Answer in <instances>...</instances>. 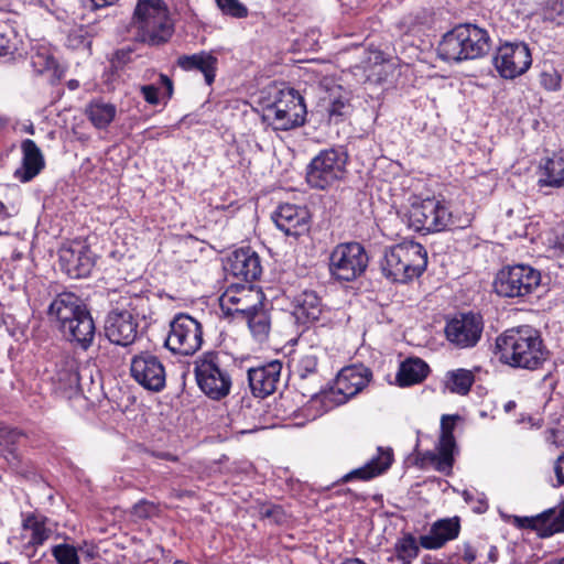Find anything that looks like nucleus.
<instances>
[{"mask_svg":"<svg viewBox=\"0 0 564 564\" xmlns=\"http://www.w3.org/2000/svg\"><path fill=\"white\" fill-rule=\"evenodd\" d=\"M48 315L72 345L83 350L91 346L96 334L95 322L79 296L72 292L58 294L50 304Z\"/></svg>","mask_w":564,"mask_h":564,"instance_id":"obj_1","label":"nucleus"},{"mask_svg":"<svg viewBox=\"0 0 564 564\" xmlns=\"http://www.w3.org/2000/svg\"><path fill=\"white\" fill-rule=\"evenodd\" d=\"M496 354L506 365L530 370L538 369L549 355L539 332L531 326L510 328L499 335Z\"/></svg>","mask_w":564,"mask_h":564,"instance_id":"obj_2","label":"nucleus"},{"mask_svg":"<svg viewBox=\"0 0 564 564\" xmlns=\"http://www.w3.org/2000/svg\"><path fill=\"white\" fill-rule=\"evenodd\" d=\"M491 39L488 31L473 23H463L446 32L437 46L440 58L460 63L481 58L490 52Z\"/></svg>","mask_w":564,"mask_h":564,"instance_id":"obj_3","label":"nucleus"},{"mask_svg":"<svg viewBox=\"0 0 564 564\" xmlns=\"http://www.w3.org/2000/svg\"><path fill=\"white\" fill-rule=\"evenodd\" d=\"M427 252L415 241H403L384 251L380 262L382 274L390 281L406 283L419 278L426 269Z\"/></svg>","mask_w":564,"mask_h":564,"instance_id":"obj_4","label":"nucleus"},{"mask_svg":"<svg viewBox=\"0 0 564 564\" xmlns=\"http://www.w3.org/2000/svg\"><path fill=\"white\" fill-rule=\"evenodd\" d=\"M133 26L138 39L149 45L167 42L173 32V23L167 6L163 0H139L133 13Z\"/></svg>","mask_w":564,"mask_h":564,"instance_id":"obj_5","label":"nucleus"},{"mask_svg":"<svg viewBox=\"0 0 564 564\" xmlns=\"http://www.w3.org/2000/svg\"><path fill=\"white\" fill-rule=\"evenodd\" d=\"M143 297L121 296L109 311L105 321V335L116 345L129 346L138 336V308Z\"/></svg>","mask_w":564,"mask_h":564,"instance_id":"obj_6","label":"nucleus"},{"mask_svg":"<svg viewBox=\"0 0 564 564\" xmlns=\"http://www.w3.org/2000/svg\"><path fill=\"white\" fill-rule=\"evenodd\" d=\"M306 106L294 89L280 90L272 102L265 105L262 120L274 130L286 131L304 124Z\"/></svg>","mask_w":564,"mask_h":564,"instance_id":"obj_7","label":"nucleus"},{"mask_svg":"<svg viewBox=\"0 0 564 564\" xmlns=\"http://www.w3.org/2000/svg\"><path fill=\"white\" fill-rule=\"evenodd\" d=\"M541 283V273L527 264L503 267L496 275L494 288L502 297H525Z\"/></svg>","mask_w":564,"mask_h":564,"instance_id":"obj_8","label":"nucleus"},{"mask_svg":"<svg viewBox=\"0 0 564 564\" xmlns=\"http://www.w3.org/2000/svg\"><path fill=\"white\" fill-rule=\"evenodd\" d=\"M195 377L200 390L210 399L220 400L230 392L231 377L217 352L205 354L195 361Z\"/></svg>","mask_w":564,"mask_h":564,"instance_id":"obj_9","label":"nucleus"},{"mask_svg":"<svg viewBox=\"0 0 564 564\" xmlns=\"http://www.w3.org/2000/svg\"><path fill=\"white\" fill-rule=\"evenodd\" d=\"M368 262V254L359 242L339 243L330 252L329 272L336 280L350 282L364 274Z\"/></svg>","mask_w":564,"mask_h":564,"instance_id":"obj_10","label":"nucleus"},{"mask_svg":"<svg viewBox=\"0 0 564 564\" xmlns=\"http://www.w3.org/2000/svg\"><path fill=\"white\" fill-rule=\"evenodd\" d=\"M452 224V214L447 206L436 198L414 203L408 213V225L415 231L437 232Z\"/></svg>","mask_w":564,"mask_h":564,"instance_id":"obj_11","label":"nucleus"},{"mask_svg":"<svg viewBox=\"0 0 564 564\" xmlns=\"http://www.w3.org/2000/svg\"><path fill=\"white\" fill-rule=\"evenodd\" d=\"M203 345V328L188 314L180 313L170 323L165 346L174 354L189 356Z\"/></svg>","mask_w":564,"mask_h":564,"instance_id":"obj_12","label":"nucleus"},{"mask_svg":"<svg viewBox=\"0 0 564 564\" xmlns=\"http://www.w3.org/2000/svg\"><path fill=\"white\" fill-rule=\"evenodd\" d=\"M346 155L336 149L321 151L306 170V181L311 187L325 189L340 180L345 173Z\"/></svg>","mask_w":564,"mask_h":564,"instance_id":"obj_13","label":"nucleus"},{"mask_svg":"<svg viewBox=\"0 0 564 564\" xmlns=\"http://www.w3.org/2000/svg\"><path fill=\"white\" fill-rule=\"evenodd\" d=\"M372 372L364 366L346 367L338 373L334 387L323 392V401L329 405H340L362 391L369 383Z\"/></svg>","mask_w":564,"mask_h":564,"instance_id":"obj_14","label":"nucleus"},{"mask_svg":"<svg viewBox=\"0 0 564 564\" xmlns=\"http://www.w3.org/2000/svg\"><path fill=\"white\" fill-rule=\"evenodd\" d=\"M494 64L502 78L514 79L530 68L531 51L524 42H506L499 46Z\"/></svg>","mask_w":564,"mask_h":564,"instance_id":"obj_15","label":"nucleus"},{"mask_svg":"<svg viewBox=\"0 0 564 564\" xmlns=\"http://www.w3.org/2000/svg\"><path fill=\"white\" fill-rule=\"evenodd\" d=\"M130 373L149 391L159 392L165 387V367L162 360L150 351H142L131 358Z\"/></svg>","mask_w":564,"mask_h":564,"instance_id":"obj_16","label":"nucleus"},{"mask_svg":"<svg viewBox=\"0 0 564 564\" xmlns=\"http://www.w3.org/2000/svg\"><path fill=\"white\" fill-rule=\"evenodd\" d=\"M484 329L480 315L462 313L447 322L445 335L448 341L458 348H470L477 345Z\"/></svg>","mask_w":564,"mask_h":564,"instance_id":"obj_17","label":"nucleus"},{"mask_svg":"<svg viewBox=\"0 0 564 564\" xmlns=\"http://www.w3.org/2000/svg\"><path fill=\"white\" fill-rule=\"evenodd\" d=\"M264 300L263 293L253 286H230L220 296V307L226 315H237L245 319Z\"/></svg>","mask_w":564,"mask_h":564,"instance_id":"obj_18","label":"nucleus"},{"mask_svg":"<svg viewBox=\"0 0 564 564\" xmlns=\"http://www.w3.org/2000/svg\"><path fill=\"white\" fill-rule=\"evenodd\" d=\"M58 258L63 271L73 279L89 275L95 264L91 251L80 241L63 245Z\"/></svg>","mask_w":564,"mask_h":564,"instance_id":"obj_19","label":"nucleus"},{"mask_svg":"<svg viewBox=\"0 0 564 564\" xmlns=\"http://www.w3.org/2000/svg\"><path fill=\"white\" fill-rule=\"evenodd\" d=\"M225 271L232 276L251 282L260 278L262 267L260 258L251 248H240L231 252L225 263Z\"/></svg>","mask_w":564,"mask_h":564,"instance_id":"obj_20","label":"nucleus"},{"mask_svg":"<svg viewBox=\"0 0 564 564\" xmlns=\"http://www.w3.org/2000/svg\"><path fill=\"white\" fill-rule=\"evenodd\" d=\"M272 219L286 236L300 237L310 228V213L304 206L282 204L272 215Z\"/></svg>","mask_w":564,"mask_h":564,"instance_id":"obj_21","label":"nucleus"},{"mask_svg":"<svg viewBox=\"0 0 564 564\" xmlns=\"http://www.w3.org/2000/svg\"><path fill=\"white\" fill-rule=\"evenodd\" d=\"M282 364L278 360L248 370V381L252 394L265 398L272 394L278 387Z\"/></svg>","mask_w":564,"mask_h":564,"instance_id":"obj_22","label":"nucleus"},{"mask_svg":"<svg viewBox=\"0 0 564 564\" xmlns=\"http://www.w3.org/2000/svg\"><path fill=\"white\" fill-rule=\"evenodd\" d=\"M459 531L458 517L440 519L432 524L427 534L420 536V545L426 550H438L448 541L455 540Z\"/></svg>","mask_w":564,"mask_h":564,"instance_id":"obj_23","label":"nucleus"},{"mask_svg":"<svg viewBox=\"0 0 564 564\" xmlns=\"http://www.w3.org/2000/svg\"><path fill=\"white\" fill-rule=\"evenodd\" d=\"M22 164L14 172V177L26 183L33 180L45 166V161L41 149L31 139H25L21 143Z\"/></svg>","mask_w":564,"mask_h":564,"instance_id":"obj_24","label":"nucleus"},{"mask_svg":"<svg viewBox=\"0 0 564 564\" xmlns=\"http://www.w3.org/2000/svg\"><path fill=\"white\" fill-rule=\"evenodd\" d=\"M393 462V451L390 447H378V453L362 467L351 470L343 477L347 482L354 479L370 480L387 471Z\"/></svg>","mask_w":564,"mask_h":564,"instance_id":"obj_25","label":"nucleus"},{"mask_svg":"<svg viewBox=\"0 0 564 564\" xmlns=\"http://www.w3.org/2000/svg\"><path fill=\"white\" fill-rule=\"evenodd\" d=\"M453 464L454 453L447 448H444L440 444H437V452L415 451V465L421 469H425L432 466L437 471L448 475L453 468Z\"/></svg>","mask_w":564,"mask_h":564,"instance_id":"obj_26","label":"nucleus"},{"mask_svg":"<svg viewBox=\"0 0 564 564\" xmlns=\"http://www.w3.org/2000/svg\"><path fill=\"white\" fill-rule=\"evenodd\" d=\"M294 315L303 323L315 322L319 318L323 305L315 291H303L293 300Z\"/></svg>","mask_w":564,"mask_h":564,"instance_id":"obj_27","label":"nucleus"},{"mask_svg":"<svg viewBox=\"0 0 564 564\" xmlns=\"http://www.w3.org/2000/svg\"><path fill=\"white\" fill-rule=\"evenodd\" d=\"M177 65L188 70H199L204 74L205 80L210 85L215 79L217 58L210 53L200 52L193 55H182L177 58Z\"/></svg>","mask_w":564,"mask_h":564,"instance_id":"obj_28","label":"nucleus"},{"mask_svg":"<svg viewBox=\"0 0 564 564\" xmlns=\"http://www.w3.org/2000/svg\"><path fill=\"white\" fill-rule=\"evenodd\" d=\"M539 182L542 186H564V149L554 153L552 158L545 161Z\"/></svg>","mask_w":564,"mask_h":564,"instance_id":"obj_29","label":"nucleus"},{"mask_svg":"<svg viewBox=\"0 0 564 564\" xmlns=\"http://www.w3.org/2000/svg\"><path fill=\"white\" fill-rule=\"evenodd\" d=\"M269 306V302L264 300L262 305L256 307V310L245 318L253 337L259 341L267 339L271 329Z\"/></svg>","mask_w":564,"mask_h":564,"instance_id":"obj_30","label":"nucleus"},{"mask_svg":"<svg viewBox=\"0 0 564 564\" xmlns=\"http://www.w3.org/2000/svg\"><path fill=\"white\" fill-rule=\"evenodd\" d=\"M56 371V380L65 389H84V373L86 369L82 371L78 369L77 361L74 358H64L58 365Z\"/></svg>","mask_w":564,"mask_h":564,"instance_id":"obj_31","label":"nucleus"},{"mask_svg":"<svg viewBox=\"0 0 564 564\" xmlns=\"http://www.w3.org/2000/svg\"><path fill=\"white\" fill-rule=\"evenodd\" d=\"M429 371V366L419 358H410L400 365L397 381L399 386L406 387L421 382Z\"/></svg>","mask_w":564,"mask_h":564,"instance_id":"obj_32","label":"nucleus"},{"mask_svg":"<svg viewBox=\"0 0 564 564\" xmlns=\"http://www.w3.org/2000/svg\"><path fill=\"white\" fill-rule=\"evenodd\" d=\"M540 538H550L555 533L564 532V500L558 507L540 513Z\"/></svg>","mask_w":564,"mask_h":564,"instance_id":"obj_33","label":"nucleus"},{"mask_svg":"<svg viewBox=\"0 0 564 564\" xmlns=\"http://www.w3.org/2000/svg\"><path fill=\"white\" fill-rule=\"evenodd\" d=\"M116 113L117 108L115 105L99 99L90 101L86 108L88 119L97 129L107 128L115 119Z\"/></svg>","mask_w":564,"mask_h":564,"instance_id":"obj_34","label":"nucleus"},{"mask_svg":"<svg viewBox=\"0 0 564 564\" xmlns=\"http://www.w3.org/2000/svg\"><path fill=\"white\" fill-rule=\"evenodd\" d=\"M46 518L39 516H29L23 521L24 530L31 532L30 543L32 545H42L52 534V530L45 525Z\"/></svg>","mask_w":564,"mask_h":564,"instance_id":"obj_35","label":"nucleus"},{"mask_svg":"<svg viewBox=\"0 0 564 564\" xmlns=\"http://www.w3.org/2000/svg\"><path fill=\"white\" fill-rule=\"evenodd\" d=\"M420 542L411 534L406 533L394 544V553L398 561L402 564H411L419 555Z\"/></svg>","mask_w":564,"mask_h":564,"instance_id":"obj_36","label":"nucleus"},{"mask_svg":"<svg viewBox=\"0 0 564 564\" xmlns=\"http://www.w3.org/2000/svg\"><path fill=\"white\" fill-rule=\"evenodd\" d=\"M318 361L315 355L302 356L295 366V373L301 381L311 380L312 383L321 382L318 375Z\"/></svg>","mask_w":564,"mask_h":564,"instance_id":"obj_37","label":"nucleus"},{"mask_svg":"<svg viewBox=\"0 0 564 564\" xmlns=\"http://www.w3.org/2000/svg\"><path fill=\"white\" fill-rule=\"evenodd\" d=\"M457 420H459L458 415L448 414H444L441 419V435L438 444L453 453L456 449V442L453 432Z\"/></svg>","mask_w":564,"mask_h":564,"instance_id":"obj_38","label":"nucleus"},{"mask_svg":"<svg viewBox=\"0 0 564 564\" xmlns=\"http://www.w3.org/2000/svg\"><path fill=\"white\" fill-rule=\"evenodd\" d=\"M21 41L9 25H0V57L12 56L19 50Z\"/></svg>","mask_w":564,"mask_h":564,"instance_id":"obj_39","label":"nucleus"},{"mask_svg":"<svg viewBox=\"0 0 564 564\" xmlns=\"http://www.w3.org/2000/svg\"><path fill=\"white\" fill-rule=\"evenodd\" d=\"M474 382V376L470 371L459 369L451 373L447 380V388L455 393L466 394Z\"/></svg>","mask_w":564,"mask_h":564,"instance_id":"obj_40","label":"nucleus"},{"mask_svg":"<svg viewBox=\"0 0 564 564\" xmlns=\"http://www.w3.org/2000/svg\"><path fill=\"white\" fill-rule=\"evenodd\" d=\"M51 552L57 564H80L74 545L67 543L57 544L52 547Z\"/></svg>","mask_w":564,"mask_h":564,"instance_id":"obj_41","label":"nucleus"},{"mask_svg":"<svg viewBox=\"0 0 564 564\" xmlns=\"http://www.w3.org/2000/svg\"><path fill=\"white\" fill-rule=\"evenodd\" d=\"M91 42V36L84 28L72 30L67 36V45L73 50H82L90 53Z\"/></svg>","mask_w":564,"mask_h":564,"instance_id":"obj_42","label":"nucleus"},{"mask_svg":"<svg viewBox=\"0 0 564 564\" xmlns=\"http://www.w3.org/2000/svg\"><path fill=\"white\" fill-rule=\"evenodd\" d=\"M220 11L232 18L241 19L248 15V9L238 0H216Z\"/></svg>","mask_w":564,"mask_h":564,"instance_id":"obj_43","label":"nucleus"},{"mask_svg":"<svg viewBox=\"0 0 564 564\" xmlns=\"http://www.w3.org/2000/svg\"><path fill=\"white\" fill-rule=\"evenodd\" d=\"M544 19L557 24L564 23V0H547L544 7Z\"/></svg>","mask_w":564,"mask_h":564,"instance_id":"obj_44","label":"nucleus"},{"mask_svg":"<svg viewBox=\"0 0 564 564\" xmlns=\"http://www.w3.org/2000/svg\"><path fill=\"white\" fill-rule=\"evenodd\" d=\"M160 512L159 506L152 501L140 500L131 510V513L137 519H149L156 517Z\"/></svg>","mask_w":564,"mask_h":564,"instance_id":"obj_45","label":"nucleus"},{"mask_svg":"<svg viewBox=\"0 0 564 564\" xmlns=\"http://www.w3.org/2000/svg\"><path fill=\"white\" fill-rule=\"evenodd\" d=\"M561 75L553 68L541 72L539 76L540 85L550 91H555L561 88Z\"/></svg>","mask_w":564,"mask_h":564,"instance_id":"obj_46","label":"nucleus"},{"mask_svg":"<svg viewBox=\"0 0 564 564\" xmlns=\"http://www.w3.org/2000/svg\"><path fill=\"white\" fill-rule=\"evenodd\" d=\"M348 108L349 105L347 98L338 96L329 99L327 105V112L329 115V118L338 119L346 115Z\"/></svg>","mask_w":564,"mask_h":564,"instance_id":"obj_47","label":"nucleus"},{"mask_svg":"<svg viewBox=\"0 0 564 564\" xmlns=\"http://www.w3.org/2000/svg\"><path fill=\"white\" fill-rule=\"evenodd\" d=\"M260 516L273 524H282L285 521V512L280 506H263L260 509Z\"/></svg>","mask_w":564,"mask_h":564,"instance_id":"obj_48","label":"nucleus"},{"mask_svg":"<svg viewBox=\"0 0 564 564\" xmlns=\"http://www.w3.org/2000/svg\"><path fill=\"white\" fill-rule=\"evenodd\" d=\"M513 523L520 529H531L539 534L540 514L536 517H514Z\"/></svg>","mask_w":564,"mask_h":564,"instance_id":"obj_49","label":"nucleus"},{"mask_svg":"<svg viewBox=\"0 0 564 564\" xmlns=\"http://www.w3.org/2000/svg\"><path fill=\"white\" fill-rule=\"evenodd\" d=\"M463 497L467 503L471 505V508L477 513H484L488 509L487 501L482 498L475 499L474 494L465 490Z\"/></svg>","mask_w":564,"mask_h":564,"instance_id":"obj_50","label":"nucleus"},{"mask_svg":"<svg viewBox=\"0 0 564 564\" xmlns=\"http://www.w3.org/2000/svg\"><path fill=\"white\" fill-rule=\"evenodd\" d=\"M144 100L151 105L159 104V89L153 85H144L141 87Z\"/></svg>","mask_w":564,"mask_h":564,"instance_id":"obj_51","label":"nucleus"},{"mask_svg":"<svg viewBox=\"0 0 564 564\" xmlns=\"http://www.w3.org/2000/svg\"><path fill=\"white\" fill-rule=\"evenodd\" d=\"M82 7L89 11H95L108 6H111L116 0H78Z\"/></svg>","mask_w":564,"mask_h":564,"instance_id":"obj_52","label":"nucleus"},{"mask_svg":"<svg viewBox=\"0 0 564 564\" xmlns=\"http://www.w3.org/2000/svg\"><path fill=\"white\" fill-rule=\"evenodd\" d=\"M554 473L560 486H564V454L560 455L554 463Z\"/></svg>","mask_w":564,"mask_h":564,"instance_id":"obj_53","label":"nucleus"},{"mask_svg":"<svg viewBox=\"0 0 564 564\" xmlns=\"http://www.w3.org/2000/svg\"><path fill=\"white\" fill-rule=\"evenodd\" d=\"M15 215L13 206L8 207L0 200V220H6Z\"/></svg>","mask_w":564,"mask_h":564,"instance_id":"obj_54","label":"nucleus"},{"mask_svg":"<svg viewBox=\"0 0 564 564\" xmlns=\"http://www.w3.org/2000/svg\"><path fill=\"white\" fill-rule=\"evenodd\" d=\"M463 558L467 564H471L476 558V552L469 544H464Z\"/></svg>","mask_w":564,"mask_h":564,"instance_id":"obj_55","label":"nucleus"},{"mask_svg":"<svg viewBox=\"0 0 564 564\" xmlns=\"http://www.w3.org/2000/svg\"><path fill=\"white\" fill-rule=\"evenodd\" d=\"M160 80L164 85V87L166 89V95L170 98L172 96V93H173V83H172V80L166 75H163V74L160 75Z\"/></svg>","mask_w":564,"mask_h":564,"instance_id":"obj_56","label":"nucleus"},{"mask_svg":"<svg viewBox=\"0 0 564 564\" xmlns=\"http://www.w3.org/2000/svg\"><path fill=\"white\" fill-rule=\"evenodd\" d=\"M488 560L492 563L498 561V550L496 546H491L488 553Z\"/></svg>","mask_w":564,"mask_h":564,"instance_id":"obj_57","label":"nucleus"},{"mask_svg":"<svg viewBox=\"0 0 564 564\" xmlns=\"http://www.w3.org/2000/svg\"><path fill=\"white\" fill-rule=\"evenodd\" d=\"M319 382H317L316 384H318ZM318 386H315V389L308 391V394L312 397V398H318L319 397V390H318ZM321 400H323V393L321 394ZM323 403H325L324 401H322Z\"/></svg>","mask_w":564,"mask_h":564,"instance_id":"obj_58","label":"nucleus"},{"mask_svg":"<svg viewBox=\"0 0 564 564\" xmlns=\"http://www.w3.org/2000/svg\"><path fill=\"white\" fill-rule=\"evenodd\" d=\"M341 564H367L358 557L347 558Z\"/></svg>","mask_w":564,"mask_h":564,"instance_id":"obj_59","label":"nucleus"},{"mask_svg":"<svg viewBox=\"0 0 564 564\" xmlns=\"http://www.w3.org/2000/svg\"><path fill=\"white\" fill-rule=\"evenodd\" d=\"M129 55V52H123V51H117L116 52V58L120 62H126V57Z\"/></svg>","mask_w":564,"mask_h":564,"instance_id":"obj_60","label":"nucleus"},{"mask_svg":"<svg viewBox=\"0 0 564 564\" xmlns=\"http://www.w3.org/2000/svg\"><path fill=\"white\" fill-rule=\"evenodd\" d=\"M422 564H443L441 561H433L431 556H425Z\"/></svg>","mask_w":564,"mask_h":564,"instance_id":"obj_61","label":"nucleus"},{"mask_svg":"<svg viewBox=\"0 0 564 564\" xmlns=\"http://www.w3.org/2000/svg\"><path fill=\"white\" fill-rule=\"evenodd\" d=\"M514 408H516V402L514 401H508L505 404V411L506 412H511Z\"/></svg>","mask_w":564,"mask_h":564,"instance_id":"obj_62","label":"nucleus"},{"mask_svg":"<svg viewBox=\"0 0 564 564\" xmlns=\"http://www.w3.org/2000/svg\"><path fill=\"white\" fill-rule=\"evenodd\" d=\"M543 564H564V556L561 558H554V560L547 561Z\"/></svg>","mask_w":564,"mask_h":564,"instance_id":"obj_63","label":"nucleus"},{"mask_svg":"<svg viewBox=\"0 0 564 564\" xmlns=\"http://www.w3.org/2000/svg\"><path fill=\"white\" fill-rule=\"evenodd\" d=\"M24 131L30 133V134H34V127H33V124H29L28 127H25Z\"/></svg>","mask_w":564,"mask_h":564,"instance_id":"obj_64","label":"nucleus"}]
</instances>
